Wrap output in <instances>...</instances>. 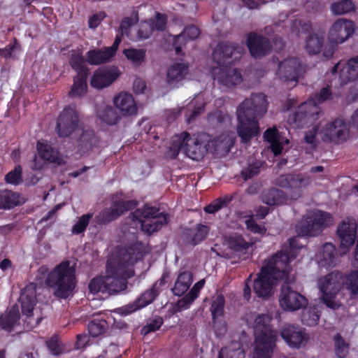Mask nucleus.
<instances>
[{
  "instance_id": "nucleus-1",
  "label": "nucleus",
  "mask_w": 358,
  "mask_h": 358,
  "mask_svg": "<svg viewBox=\"0 0 358 358\" xmlns=\"http://www.w3.org/2000/svg\"><path fill=\"white\" fill-rule=\"evenodd\" d=\"M148 252L145 244L136 241L128 245L122 252L106 264V294H116L127 287V279L134 275L132 266L143 258Z\"/></svg>"
},
{
  "instance_id": "nucleus-2",
  "label": "nucleus",
  "mask_w": 358,
  "mask_h": 358,
  "mask_svg": "<svg viewBox=\"0 0 358 358\" xmlns=\"http://www.w3.org/2000/svg\"><path fill=\"white\" fill-rule=\"evenodd\" d=\"M267 104L266 96L259 92L252 93L238 106L236 131L242 143H248L259 134V120L266 113Z\"/></svg>"
},
{
  "instance_id": "nucleus-3",
  "label": "nucleus",
  "mask_w": 358,
  "mask_h": 358,
  "mask_svg": "<svg viewBox=\"0 0 358 358\" xmlns=\"http://www.w3.org/2000/svg\"><path fill=\"white\" fill-rule=\"evenodd\" d=\"M294 258L295 255L290 252L281 250L264 261L253 283L254 292L258 297L266 299L271 296L276 281L288 277L291 270L290 262Z\"/></svg>"
},
{
  "instance_id": "nucleus-4",
  "label": "nucleus",
  "mask_w": 358,
  "mask_h": 358,
  "mask_svg": "<svg viewBox=\"0 0 358 358\" xmlns=\"http://www.w3.org/2000/svg\"><path fill=\"white\" fill-rule=\"evenodd\" d=\"M243 49L237 44L230 42H220L213 52V59L219 66L224 69V71L218 77L220 83L226 87H232L241 83L243 80L241 72L231 69V66L242 55Z\"/></svg>"
},
{
  "instance_id": "nucleus-5",
  "label": "nucleus",
  "mask_w": 358,
  "mask_h": 358,
  "mask_svg": "<svg viewBox=\"0 0 358 358\" xmlns=\"http://www.w3.org/2000/svg\"><path fill=\"white\" fill-rule=\"evenodd\" d=\"M271 315L259 314L255 320L252 358H271L276 347L278 331L271 324Z\"/></svg>"
},
{
  "instance_id": "nucleus-6",
  "label": "nucleus",
  "mask_w": 358,
  "mask_h": 358,
  "mask_svg": "<svg viewBox=\"0 0 358 358\" xmlns=\"http://www.w3.org/2000/svg\"><path fill=\"white\" fill-rule=\"evenodd\" d=\"M45 284L54 290V295L66 299L72 295L77 284L76 269L69 260H64L48 274Z\"/></svg>"
},
{
  "instance_id": "nucleus-7",
  "label": "nucleus",
  "mask_w": 358,
  "mask_h": 358,
  "mask_svg": "<svg viewBox=\"0 0 358 358\" xmlns=\"http://www.w3.org/2000/svg\"><path fill=\"white\" fill-rule=\"evenodd\" d=\"M331 95L329 87L322 88L311 100L301 103L293 113L290 114L288 122L297 128H303L313 124L318 118L320 113L317 105L329 100Z\"/></svg>"
},
{
  "instance_id": "nucleus-8",
  "label": "nucleus",
  "mask_w": 358,
  "mask_h": 358,
  "mask_svg": "<svg viewBox=\"0 0 358 358\" xmlns=\"http://www.w3.org/2000/svg\"><path fill=\"white\" fill-rule=\"evenodd\" d=\"M131 221L141 224V229L150 235L161 229L168 223L169 215L159 212V208L145 205L129 215Z\"/></svg>"
},
{
  "instance_id": "nucleus-9",
  "label": "nucleus",
  "mask_w": 358,
  "mask_h": 358,
  "mask_svg": "<svg viewBox=\"0 0 358 358\" xmlns=\"http://www.w3.org/2000/svg\"><path fill=\"white\" fill-rule=\"evenodd\" d=\"M330 213L317 210L303 216L296 225V231L303 236L319 235L331 222Z\"/></svg>"
},
{
  "instance_id": "nucleus-10",
  "label": "nucleus",
  "mask_w": 358,
  "mask_h": 358,
  "mask_svg": "<svg viewBox=\"0 0 358 358\" xmlns=\"http://www.w3.org/2000/svg\"><path fill=\"white\" fill-rule=\"evenodd\" d=\"M19 302L21 304L22 313L25 316L24 327L32 330L37 327L42 320L41 317H34L33 310L36 303V285L29 283L21 290Z\"/></svg>"
},
{
  "instance_id": "nucleus-11",
  "label": "nucleus",
  "mask_w": 358,
  "mask_h": 358,
  "mask_svg": "<svg viewBox=\"0 0 358 358\" xmlns=\"http://www.w3.org/2000/svg\"><path fill=\"white\" fill-rule=\"evenodd\" d=\"M349 132V127L345 121L341 118H336L326 124L319 131V134L324 143L342 144L347 141Z\"/></svg>"
},
{
  "instance_id": "nucleus-12",
  "label": "nucleus",
  "mask_w": 358,
  "mask_h": 358,
  "mask_svg": "<svg viewBox=\"0 0 358 358\" xmlns=\"http://www.w3.org/2000/svg\"><path fill=\"white\" fill-rule=\"evenodd\" d=\"M79 123V113L76 106L69 105L59 113L55 129L59 137H69L78 128Z\"/></svg>"
},
{
  "instance_id": "nucleus-13",
  "label": "nucleus",
  "mask_w": 358,
  "mask_h": 358,
  "mask_svg": "<svg viewBox=\"0 0 358 358\" xmlns=\"http://www.w3.org/2000/svg\"><path fill=\"white\" fill-rule=\"evenodd\" d=\"M138 202L134 200H116L112 202L111 206L105 208L96 215L94 220L98 225H106L116 220L124 213L135 209Z\"/></svg>"
},
{
  "instance_id": "nucleus-14",
  "label": "nucleus",
  "mask_w": 358,
  "mask_h": 358,
  "mask_svg": "<svg viewBox=\"0 0 358 358\" xmlns=\"http://www.w3.org/2000/svg\"><path fill=\"white\" fill-rule=\"evenodd\" d=\"M311 182L308 176L298 174H282L275 180V184L280 187L289 189L293 199L302 196V190L310 185Z\"/></svg>"
},
{
  "instance_id": "nucleus-15",
  "label": "nucleus",
  "mask_w": 358,
  "mask_h": 358,
  "mask_svg": "<svg viewBox=\"0 0 358 358\" xmlns=\"http://www.w3.org/2000/svg\"><path fill=\"white\" fill-rule=\"evenodd\" d=\"M279 303L285 310L295 311L306 307L308 300L303 295L294 290L289 284L285 282L280 289Z\"/></svg>"
},
{
  "instance_id": "nucleus-16",
  "label": "nucleus",
  "mask_w": 358,
  "mask_h": 358,
  "mask_svg": "<svg viewBox=\"0 0 358 358\" xmlns=\"http://www.w3.org/2000/svg\"><path fill=\"white\" fill-rule=\"evenodd\" d=\"M208 140L205 134H197L188 136L184 140V152L194 161L201 160L208 152Z\"/></svg>"
},
{
  "instance_id": "nucleus-17",
  "label": "nucleus",
  "mask_w": 358,
  "mask_h": 358,
  "mask_svg": "<svg viewBox=\"0 0 358 358\" xmlns=\"http://www.w3.org/2000/svg\"><path fill=\"white\" fill-rule=\"evenodd\" d=\"M306 71L304 65L296 57H288L279 64L278 75L285 82H297Z\"/></svg>"
},
{
  "instance_id": "nucleus-18",
  "label": "nucleus",
  "mask_w": 358,
  "mask_h": 358,
  "mask_svg": "<svg viewBox=\"0 0 358 358\" xmlns=\"http://www.w3.org/2000/svg\"><path fill=\"white\" fill-rule=\"evenodd\" d=\"M246 44L251 56L255 59L268 55L273 48L269 38L255 32L248 34Z\"/></svg>"
},
{
  "instance_id": "nucleus-19",
  "label": "nucleus",
  "mask_w": 358,
  "mask_h": 358,
  "mask_svg": "<svg viewBox=\"0 0 358 358\" xmlns=\"http://www.w3.org/2000/svg\"><path fill=\"white\" fill-rule=\"evenodd\" d=\"M338 73L341 85L352 82L358 78V56L349 59L347 62L339 61L331 69V73Z\"/></svg>"
},
{
  "instance_id": "nucleus-20",
  "label": "nucleus",
  "mask_w": 358,
  "mask_h": 358,
  "mask_svg": "<svg viewBox=\"0 0 358 358\" xmlns=\"http://www.w3.org/2000/svg\"><path fill=\"white\" fill-rule=\"evenodd\" d=\"M354 32V22L341 18L332 24L329 31L328 39L331 43L338 45L345 41Z\"/></svg>"
},
{
  "instance_id": "nucleus-21",
  "label": "nucleus",
  "mask_w": 358,
  "mask_h": 358,
  "mask_svg": "<svg viewBox=\"0 0 358 358\" xmlns=\"http://www.w3.org/2000/svg\"><path fill=\"white\" fill-rule=\"evenodd\" d=\"M120 71L117 66H106L96 70L90 80L92 87L98 90L110 86L120 76Z\"/></svg>"
},
{
  "instance_id": "nucleus-22",
  "label": "nucleus",
  "mask_w": 358,
  "mask_h": 358,
  "mask_svg": "<svg viewBox=\"0 0 358 358\" xmlns=\"http://www.w3.org/2000/svg\"><path fill=\"white\" fill-rule=\"evenodd\" d=\"M357 225L355 221H343L336 230V234L340 240V247L345 250L344 253L355 244L357 238Z\"/></svg>"
},
{
  "instance_id": "nucleus-23",
  "label": "nucleus",
  "mask_w": 358,
  "mask_h": 358,
  "mask_svg": "<svg viewBox=\"0 0 358 358\" xmlns=\"http://www.w3.org/2000/svg\"><path fill=\"white\" fill-rule=\"evenodd\" d=\"M280 336L289 347L297 349L309 339L308 335L301 328L292 324H285L281 330Z\"/></svg>"
},
{
  "instance_id": "nucleus-24",
  "label": "nucleus",
  "mask_w": 358,
  "mask_h": 358,
  "mask_svg": "<svg viewBox=\"0 0 358 358\" xmlns=\"http://www.w3.org/2000/svg\"><path fill=\"white\" fill-rule=\"evenodd\" d=\"M228 248L236 255H246L252 248L255 242L248 235L234 233L226 238Z\"/></svg>"
},
{
  "instance_id": "nucleus-25",
  "label": "nucleus",
  "mask_w": 358,
  "mask_h": 358,
  "mask_svg": "<svg viewBox=\"0 0 358 358\" xmlns=\"http://www.w3.org/2000/svg\"><path fill=\"white\" fill-rule=\"evenodd\" d=\"M343 274L333 271L319 280V287L322 295L336 296L341 288Z\"/></svg>"
},
{
  "instance_id": "nucleus-26",
  "label": "nucleus",
  "mask_w": 358,
  "mask_h": 358,
  "mask_svg": "<svg viewBox=\"0 0 358 358\" xmlns=\"http://www.w3.org/2000/svg\"><path fill=\"white\" fill-rule=\"evenodd\" d=\"M114 104L124 116L136 115L138 108L133 96L127 92H120L114 98Z\"/></svg>"
},
{
  "instance_id": "nucleus-27",
  "label": "nucleus",
  "mask_w": 358,
  "mask_h": 358,
  "mask_svg": "<svg viewBox=\"0 0 358 358\" xmlns=\"http://www.w3.org/2000/svg\"><path fill=\"white\" fill-rule=\"evenodd\" d=\"M200 34L199 29L194 25L187 26L182 32L173 38V45L174 47L176 54L178 55H183L182 48L185 46L188 41L195 40Z\"/></svg>"
},
{
  "instance_id": "nucleus-28",
  "label": "nucleus",
  "mask_w": 358,
  "mask_h": 358,
  "mask_svg": "<svg viewBox=\"0 0 358 358\" xmlns=\"http://www.w3.org/2000/svg\"><path fill=\"white\" fill-rule=\"evenodd\" d=\"M20 313L17 304L8 307L4 313L0 315V329L10 333L18 324Z\"/></svg>"
},
{
  "instance_id": "nucleus-29",
  "label": "nucleus",
  "mask_w": 358,
  "mask_h": 358,
  "mask_svg": "<svg viewBox=\"0 0 358 358\" xmlns=\"http://www.w3.org/2000/svg\"><path fill=\"white\" fill-rule=\"evenodd\" d=\"M188 73L189 64L187 63H174L167 70V83L170 85H175L183 80Z\"/></svg>"
},
{
  "instance_id": "nucleus-30",
  "label": "nucleus",
  "mask_w": 358,
  "mask_h": 358,
  "mask_svg": "<svg viewBox=\"0 0 358 358\" xmlns=\"http://www.w3.org/2000/svg\"><path fill=\"white\" fill-rule=\"evenodd\" d=\"M193 282V274L189 271H180L171 289L175 296H181L189 289Z\"/></svg>"
},
{
  "instance_id": "nucleus-31",
  "label": "nucleus",
  "mask_w": 358,
  "mask_h": 358,
  "mask_svg": "<svg viewBox=\"0 0 358 358\" xmlns=\"http://www.w3.org/2000/svg\"><path fill=\"white\" fill-rule=\"evenodd\" d=\"M89 74H76L73 78V85L69 92V96L71 99L81 98L87 92V77Z\"/></svg>"
},
{
  "instance_id": "nucleus-32",
  "label": "nucleus",
  "mask_w": 358,
  "mask_h": 358,
  "mask_svg": "<svg viewBox=\"0 0 358 358\" xmlns=\"http://www.w3.org/2000/svg\"><path fill=\"white\" fill-rule=\"evenodd\" d=\"M99 143L98 138L92 129L84 130L78 139V150L80 153L84 154L92 150Z\"/></svg>"
},
{
  "instance_id": "nucleus-33",
  "label": "nucleus",
  "mask_w": 358,
  "mask_h": 358,
  "mask_svg": "<svg viewBox=\"0 0 358 358\" xmlns=\"http://www.w3.org/2000/svg\"><path fill=\"white\" fill-rule=\"evenodd\" d=\"M337 252L335 246L330 243H325L320 255V264L322 267L330 268L336 265Z\"/></svg>"
},
{
  "instance_id": "nucleus-34",
  "label": "nucleus",
  "mask_w": 358,
  "mask_h": 358,
  "mask_svg": "<svg viewBox=\"0 0 358 358\" xmlns=\"http://www.w3.org/2000/svg\"><path fill=\"white\" fill-rule=\"evenodd\" d=\"M113 57L107 47H104L89 50L86 54V62L91 65H100L109 62Z\"/></svg>"
},
{
  "instance_id": "nucleus-35",
  "label": "nucleus",
  "mask_w": 358,
  "mask_h": 358,
  "mask_svg": "<svg viewBox=\"0 0 358 358\" xmlns=\"http://www.w3.org/2000/svg\"><path fill=\"white\" fill-rule=\"evenodd\" d=\"M21 195L11 190L0 191V210L11 209L24 203L20 200Z\"/></svg>"
},
{
  "instance_id": "nucleus-36",
  "label": "nucleus",
  "mask_w": 358,
  "mask_h": 358,
  "mask_svg": "<svg viewBox=\"0 0 358 358\" xmlns=\"http://www.w3.org/2000/svg\"><path fill=\"white\" fill-rule=\"evenodd\" d=\"M37 150L40 157L45 162L61 164L62 159L59 156V151L52 148L51 145L45 143H37Z\"/></svg>"
},
{
  "instance_id": "nucleus-37",
  "label": "nucleus",
  "mask_w": 358,
  "mask_h": 358,
  "mask_svg": "<svg viewBox=\"0 0 358 358\" xmlns=\"http://www.w3.org/2000/svg\"><path fill=\"white\" fill-rule=\"evenodd\" d=\"M209 231L210 229L208 226L203 224H197L194 229H189L187 233V243L193 246L201 243L207 238Z\"/></svg>"
},
{
  "instance_id": "nucleus-38",
  "label": "nucleus",
  "mask_w": 358,
  "mask_h": 358,
  "mask_svg": "<svg viewBox=\"0 0 358 358\" xmlns=\"http://www.w3.org/2000/svg\"><path fill=\"white\" fill-rule=\"evenodd\" d=\"M83 52L80 50H72L69 57V64L71 67L76 72V74H90V69L85 65Z\"/></svg>"
},
{
  "instance_id": "nucleus-39",
  "label": "nucleus",
  "mask_w": 358,
  "mask_h": 358,
  "mask_svg": "<svg viewBox=\"0 0 358 358\" xmlns=\"http://www.w3.org/2000/svg\"><path fill=\"white\" fill-rule=\"evenodd\" d=\"M205 285V280L201 279L196 282L189 292L186 294L180 300L178 301V303L180 308L182 309L189 308V306L197 299L199 296L201 289Z\"/></svg>"
},
{
  "instance_id": "nucleus-40",
  "label": "nucleus",
  "mask_w": 358,
  "mask_h": 358,
  "mask_svg": "<svg viewBox=\"0 0 358 358\" xmlns=\"http://www.w3.org/2000/svg\"><path fill=\"white\" fill-rule=\"evenodd\" d=\"M187 136V131H183L180 134L175 136L166 153V157L170 158L171 159H176L178 156L180 151L182 149L184 150V140Z\"/></svg>"
},
{
  "instance_id": "nucleus-41",
  "label": "nucleus",
  "mask_w": 358,
  "mask_h": 358,
  "mask_svg": "<svg viewBox=\"0 0 358 358\" xmlns=\"http://www.w3.org/2000/svg\"><path fill=\"white\" fill-rule=\"evenodd\" d=\"M320 317V312L317 307L303 308L301 313V322L309 327L315 326L317 324Z\"/></svg>"
},
{
  "instance_id": "nucleus-42",
  "label": "nucleus",
  "mask_w": 358,
  "mask_h": 358,
  "mask_svg": "<svg viewBox=\"0 0 358 358\" xmlns=\"http://www.w3.org/2000/svg\"><path fill=\"white\" fill-rule=\"evenodd\" d=\"M108 327V323L106 320L95 318L89 322L87 330L90 336L95 338L106 333Z\"/></svg>"
},
{
  "instance_id": "nucleus-43",
  "label": "nucleus",
  "mask_w": 358,
  "mask_h": 358,
  "mask_svg": "<svg viewBox=\"0 0 358 358\" xmlns=\"http://www.w3.org/2000/svg\"><path fill=\"white\" fill-rule=\"evenodd\" d=\"M324 43V36L318 34H310L306 40V48L310 55L320 52Z\"/></svg>"
},
{
  "instance_id": "nucleus-44",
  "label": "nucleus",
  "mask_w": 358,
  "mask_h": 358,
  "mask_svg": "<svg viewBox=\"0 0 358 358\" xmlns=\"http://www.w3.org/2000/svg\"><path fill=\"white\" fill-rule=\"evenodd\" d=\"M285 193L280 189L272 188L269 189L263 197V201L269 206L282 204L285 201Z\"/></svg>"
},
{
  "instance_id": "nucleus-45",
  "label": "nucleus",
  "mask_w": 358,
  "mask_h": 358,
  "mask_svg": "<svg viewBox=\"0 0 358 358\" xmlns=\"http://www.w3.org/2000/svg\"><path fill=\"white\" fill-rule=\"evenodd\" d=\"M159 292L157 288V284L155 283L149 289L143 292L141 296L136 299L139 306L143 308L152 303L158 296Z\"/></svg>"
},
{
  "instance_id": "nucleus-46",
  "label": "nucleus",
  "mask_w": 358,
  "mask_h": 358,
  "mask_svg": "<svg viewBox=\"0 0 358 358\" xmlns=\"http://www.w3.org/2000/svg\"><path fill=\"white\" fill-rule=\"evenodd\" d=\"M100 120L108 125L117 124L121 117L117 112V110L111 106H106L99 113Z\"/></svg>"
},
{
  "instance_id": "nucleus-47",
  "label": "nucleus",
  "mask_w": 358,
  "mask_h": 358,
  "mask_svg": "<svg viewBox=\"0 0 358 358\" xmlns=\"http://www.w3.org/2000/svg\"><path fill=\"white\" fill-rule=\"evenodd\" d=\"M342 283L349 290L352 295H358V271H352L343 275Z\"/></svg>"
},
{
  "instance_id": "nucleus-48",
  "label": "nucleus",
  "mask_w": 358,
  "mask_h": 358,
  "mask_svg": "<svg viewBox=\"0 0 358 358\" xmlns=\"http://www.w3.org/2000/svg\"><path fill=\"white\" fill-rule=\"evenodd\" d=\"M232 201V196H224L213 200L204 208V211L208 214H214L222 208L227 207Z\"/></svg>"
},
{
  "instance_id": "nucleus-49",
  "label": "nucleus",
  "mask_w": 358,
  "mask_h": 358,
  "mask_svg": "<svg viewBox=\"0 0 358 358\" xmlns=\"http://www.w3.org/2000/svg\"><path fill=\"white\" fill-rule=\"evenodd\" d=\"M355 8V4L351 0H342L333 3L331 6V10L335 15H343L350 13L354 10Z\"/></svg>"
},
{
  "instance_id": "nucleus-50",
  "label": "nucleus",
  "mask_w": 358,
  "mask_h": 358,
  "mask_svg": "<svg viewBox=\"0 0 358 358\" xmlns=\"http://www.w3.org/2000/svg\"><path fill=\"white\" fill-rule=\"evenodd\" d=\"M225 299L223 295L220 294L213 301L210 306V312L212 315L213 322L215 323L217 317H221L224 314V308Z\"/></svg>"
},
{
  "instance_id": "nucleus-51",
  "label": "nucleus",
  "mask_w": 358,
  "mask_h": 358,
  "mask_svg": "<svg viewBox=\"0 0 358 358\" xmlns=\"http://www.w3.org/2000/svg\"><path fill=\"white\" fill-rule=\"evenodd\" d=\"M5 182L7 184L18 185L22 182V168L17 165L5 176Z\"/></svg>"
},
{
  "instance_id": "nucleus-52",
  "label": "nucleus",
  "mask_w": 358,
  "mask_h": 358,
  "mask_svg": "<svg viewBox=\"0 0 358 358\" xmlns=\"http://www.w3.org/2000/svg\"><path fill=\"white\" fill-rule=\"evenodd\" d=\"M92 217L93 213H88L80 216L78 221L73 224L72 227V233L73 234H80L83 233L86 230Z\"/></svg>"
},
{
  "instance_id": "nucleus-53",
  "label": "nucleus",
  "mask_w": 358,
  "mask_h": 358,
  "mask_svg": "<svg viewBox=\"0 0 358 358\" xmlns=\"http://www.w3.org/2000/svg\"><path fill=\"white\" fill-rule=\"evenodd\" d=\"M106 277L99 276L92 278L89 283V290L90 293L95 294L97 293L106 294Z\"/></svg>"
},
{
  "instance_id": "nucleus-54",
  "label": "nucleus",
  "mask_w": 358,
  "mask_h": 358,
  "mask_svg": "<svg viewBox=\"0 0 358 358\" xmlns=\"http://www.w3.org/2000/svg\"><path fill=\"white\" fill-rule=\"evenodd\" d=\"M335 353L338 358H345L348 354L349 345L345 343L340 334L334 336Z\"/></svg>"
},
{
  "instance_id": "nucleus-55",
  "label": "nucleus",
  "mask_w": 358,
  "mask_h": 358,
  "mask_svg": "<svg viewBox=\"0 0 358 358\" xmlns=\"http://www.w3.org/2000/svg\"><path fill=\"white\" fill-rule=\"evenodd\" d=\"M124 55L127 59L133 63L141 64L145 57V50L143 49L129 48L124 50Z\"/></svg>"
},
{
  "instance_id": "nucleus-56",
  "label": "nucleus",
  "mask_w": 358,
  "mask_h": 358,
  "mask_svg": "<svg viewBox=\"0 0 358 358\" xmlns=\"http://www.w3.org/2000/svg\"><path fill=\"white\" fill-rule=\"evenodd\" d=\"M245 351L242 348L231 349L225 347L220 350L218 358H245Z\"/></svg>"
},
{
  "instance_id": "nucleus-57",
  "label": "nucleus",
  "mask_w": 358,
  "mask_h": 358,
  "mask_svg": "<svg viewBox=\"0 0 358 358\" xmlns=\"http://www.w3.org/2000/svg\"><path fill=\"white\" fill-rule=\"evenodd\" d=\"M150 25H152L153 30L164 31L166 29L167 24V17L166 15L156 12L155 19L148 20Z\"/></svg>"
},
{
  "instance_id": "nucleus-58",
  "label": "nucleus",
  "mask_w": 358,
  "mask_h": 358,
  "mask_svg": "<svg viewBox=\"0 0 358 358\" xmlns=\"http://www.w3.org/2000/svg\"><path fill=\"white\" fill-rule=\"evenodd\" d=\"M163 324V318L159 316L156 317L142 328L141 332L144 335H147L151 332H155L159 330Z\"/></svg>"
},
{
  "instance_id": "nucleus-59",
  "label": "nucleus",
  "mask_w": 358,
  "mask_h": 358,
  "mask_svg": "<svg viewBox=\"0 0 358 358\" xmlns=\"http://www.w3.org/2000/svg\"><path fill=\"white\" fill-rule=\"evenodd\" d=\"M245 224L246 228L254 234L264 235L266 232V227L264 226L259 225L254 220V215H252L245 220Z\"/></svg>"
},
{
  "instance_id": "nucleus-60",
  "label": "nucleus",
  "mask_w": 358,
  "mask_h": 358,
  "mask_svg": "<svg viewBox=\"0 0 358 358\" xmlns=\"http://www.w3.org/2000/svg\"><path fill=\"white\" fill-rule=\"evenodd\" d=\"M154 30L152 25H150L149 21L142 22L139 24V27L137 31L138 38L141 40L147 39L150 37Z\"/></svg>"
},
{
  "instance_id": "nucleus-61",
  "label": "nucleus",
  "mask_w": 358,
  "mask_h": 358,
  "mask_svg": "<svg viewBox=\"0 0 358 358\" xmlns=\"http://www.w3.org/2000/svg\"><path fill=\"white\" fill-rule=\"evenodd\" d=\"M318 133L317 126H314L310 130L305 133L304 141L306 143L311 145L312 148L315 149L317 147L319 141L316 136Z\"/></svg>"
},
{
  "instance_id": "nucleus-62",
  "label": "nucleus",
  "mask_w": 358,
  "mask_h": 358,
  "mask_svg": "<svg viewBox=\"0 0 358 358\" xmlns=\"http://www.w3.org/2000/svg\"><path fill=\"white\" fill-rule=\"evenodd\" d=\"M259 173V166L255 163L250 164L247 167L241 171V176L244 180H248L258 175Z\"/></svg>"
},
{
  "instance_id": "nucleus-63",
  "label": "nucleus",
  "mask_w": 358,
  "mask_h": 358,
  "mask_svg": "<svg viewBox=\"0 0 358 358\" xmlns=\"http://www.w3.org/2000/svg\"><path fill=\"white\" fill-rule=\"evenodd\" d=\"M47 346L50 353L53 355H59L62 352V347L59 343L57 336L51 337L47 342Z\"/></svg>"
},
{
  "instance_id": "nucleus-64",
  "label": "nucleus",
  "mask_w": 358,
  "mask_h": 358,
  "mask_svg": "<svg viewBox=\"0 0 358 358\" xmlns=\"http://www.w3.org/2000/svg\"><path fill=\"white\" fill-rule=\"evenodd\" d=\"M141 308L139 306V305L135 301L132 303H129L127 306L120 308L118 309V311L122 315H128Z\"/></svg>"
}]
</instances>
